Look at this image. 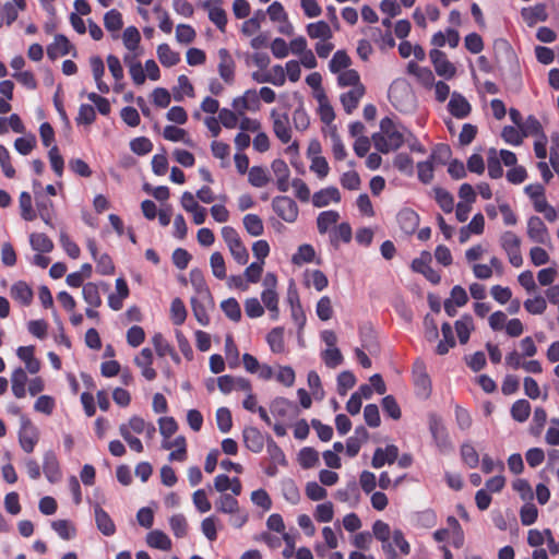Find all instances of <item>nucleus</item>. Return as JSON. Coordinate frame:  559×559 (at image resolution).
<instances>
[{
	"label": "nucleus",
	"mask_w": 559,
	"mask_h": 559,
	"mask_svg": "<svg viewBox=\"0 0 559 559\" xmlns=\"http://www.w3.org/2000/svg\"><path fill=\"white\" fill-rule=\"evenodd\" d=\"M374 147L382 154L399 150L405 142L404 133L395 122L384 117L380 121V131L371 136Z\"/></svg>",
	"instance_id": "obj_1"
},
{
	"label": "nucleus",
	"mask_w": 559,
	"mask_h": 559,
	"mask_svg": "<svg viewBox=\"0 0 559 559\" xmlns=\"http://www.w3.org/2000/svg\"><path fill=\"white\" fill-rule=\"evenodd\" d=\"M428 428L439 452L445 454L454 449L448 428L438 414L431 413L428 415Z\"/></svg>",
	"instance_id": "obj_2"
},
{
	"label": "nucleus",
	"mask_w": 559,
	"mask_h": 559,
	"mask_svg": "<svg viewBox=\"0 0 559 559\" xmlns=\"http://www.w3.org/2000/svg\"><path fill=\"white\" fill-rule=\"evenodd\" d=\"M39 440L38 429L32 420L26 416H21V427L19 430V442L26 453H32Z\"/></svg>",
	"instance_id": "obj_3"
},
{
	"label": "nucleus",
	"mask_w": 559,
	"mask_h": 559,
	"mask_svg": "<svg viewBox=\"0 0 559 559\" xmlns=\"http://www.w3.org/2000/svg\"><path fill=\"white\" fill-rule=\"evenodd\" d=\"M272 209L286 223L296 222L299 209L297 203L287 195H277L272 200Z\"/></svg>",
	"instance_id": "obj_4"
},
{
	"label": "nucleus",
	"mask_w": 559,
	"mask_h": 559,
	"mask_svg": "<svg viewBox=\"0 0 559 559\" xmlns=\"http://www.w3.org/2000/svg\"><path fill=\"white\" fill-rule=\"evenodd\" d=\"M413 380L416 394L421 399H428L432 386L429 374L426 371V365L423 360H416L413 367Z\"/></svg>",
	"instance_id": "obj_5"
},
{
	"label": "nucleus",
	"mask_w": 559,
	"mask_h": 559,
	"mask_svg": "<svg viewBox=\"0 0 559 559\" xmlns=\"http://www.w3.org/2000/svg\"><path fill=\"white\" fill-rule=\"evenodd\" d=\"M373 536L382 543V550L384 551L386 559H397L399 554L392 543L390 542L391 530L388 523L377 520L372 525Z\"/></svg>",
	"instance_id": "obj_6"
},
{
	"label": "nucleus",
	"mask_w": 559,
	"mask_h": 559,
	"mask_svg": "<svg viewBox=\"0 0 559 559\" xmlns=\"http://www.w3.org/2000/svg\"><path fill=\"white\" fill-rule=\"evenodd\" d=\"M218 64L217 71L222 80L231 85L235 82L236 63L230 52L226 48H221L217 51Z\"/></svg>",
	"instance_id": "obj_7"
},
{
	"label": "nucleus",
	"mask_w": 559,
	"mask_h": 559,
	"mask_svg": "<svg viewBox=\"0 0 559 559\" xmlns=\"http://www.w3.org/2000/svg\"><path fill=\"white\" fill-rule=\"evenodd\" d=\"M429 57L439 76H443L444 79L450 80L455 75V67L448 60V57L443 51L436 48L431 49Z\"/></svg>",
	"instance_id": "obj_8"
},
{
	"label": "nucleus",
	"mask_w": 559,
	"mask_h": 559,
	"mask_svg": "<svg viewBox=\"0 0 559 559\" xmlns=\"http://www.w3.org/2000/svg\"><path fill=\"white\" fill-rule=\"evenodd\" d=\"M203 8L207 10L210 21L222 32H226L227 14L222 8V0H206Z\"/></svg>",
	"instance_id": "obj_9"
},
{
	"label": "nucleus",
	"mask_w": 559,
	"mask_h": 559,
	"mask_svg": "<svg viewBox=\"0 0 559 559\" xmlns=\"http://www.w3.org/2000/svg\"><path fill=\"white\" fill-rule=\"evenodd\" d=\"M271 117L275 135L282 143H288L292 140V130L287 114H278L276 110H272Z\"/></svg>",
	"instance_id": "obj_10"
},
{
	"label": "nucleus",
	"mask_w": 559,
	"mask_h": 559,
	"mask_svg": "<svg viewBox=\"0 0 559 559\" xmlns=\"http://www.w3.org/2000/svg\"><path fill=\"white\" fill-rule=\"evenodd\" d=\"M399 459V448L389 444L385 448H377L371 459L373 468H381L385 464H393Z\"/></svg>",
	"instance_id": "obj_11"
},
{
	"label": "nucleus",
	"mask_w": 559,
	"mask_h": 559,
	"mask_svg": "<svg viewBox=\"0 0 559 559\" xmlns=\"http://www.w3.org/2000/svg\"><path fill=\"white\" fill-rule=\"evenodd\" d=\"M527 236L537 243H546L549 238L548 229L540 217L531 216L527 221Z\"/></svg>",
	"instance_id": "obj_12"
},
{
	"label": "nucleus",
	"mask_w": 559,
	"mask_h": 559,
	"mask_svg": "<svg viewBox=\"0 0 559 559\" xmlns=\"http://www.w3.org/2000/svg\"><path fill=\"white\" fill-rule=\"evenodd\" d=\"M134 364L141 369L142 376L152 381L156 378L157 372L152 367L153 365V353L150 348H143L140 354L134 358Z\"/></svg>",
	"instance_id": "obj_13"
},
{
	"label": "nucleus",
	"mask_w": 559,
	"mask_h": 559,
	"mask_svg": "<svg viewBox=\"0 0 559 559\" xmlns=\"http://www.w3.org/2000/svg\"><path fill=\"white\" fill-rule=\"evenodd\" d=\"M448 109L453 117L464 119L471 114L472 107L462 94L453 92L448 104Z\"/></svg>",
	"instance_id": "obj_14"
},
{
	"label": "nucleus",
	"mask_w": 559,
	"mask_h": 559,
	"mask_svg": "<svg viewBox=\"0 0 559 559\" xmlns=\"http://www.w3.org/2000/svg\"><path fill=\"white\" fill-rule=\"evenodd\" d=\"M259 106L260 102L255 90H247L242 96L233 102V107L240 115H243L245 110H257Z\"/></svg>",
	"instance_id": "obj_15"
},
{
	"label": "nucleus",
	"mask_w": 559,
	"mask_h": 559,
	"mask_svg": "<svg viewBox=\"0 0 559 559\" xmlns=\"http://www.w3.org/2000/svg\"><path fill=\"white\" fill-rule=\"evenodd\" d=\"M190 282L193 286L194 290L198 294V297L202 300H207L209 304L213 305V298L210 292V288L206 284L204 274L199 269H193L190 272Z\"/></svg>",
	"instance_id": "obj_16"
},
{
	"label": "nucleus",
	"mask_w": 559,
	"mask_h": 559,
	"mask_svg": "<svg viewBox=\"0 0 559 559\" xmlns=\"http://www.w3.org/2000/svg\"><path fill=\"white\" fill-rule=\"evenodd\" d=\"M396 218L401 229L407 235L415 233L420 221L419 215L409 207L402 209Z\"/></svg>",
	"instance_id": "obj_17"
},
{
	"label": "nucleus",
	"mask_w": 559,
	"mask_h": 559,
	"mask_svg": "<svg viewBox=\"0 0 559 559\" xmlns=\"http://www.w3.org/2000/svg\"><path fill=\"white\" fill-rule=\"evenodd\" d=\"M272 171L276 177V187L281 192H286L289 189V168L285 160L277 158L271 164Z\"/></svg>",
	"instance_id": "obj_18"
},
{
	"label": "nucleus",
	"mask_w": 559,
	"mask_h": 559,
	"mask_svg": "<svg viewBox=\"0 0 559 559\" xmlns=\"http://www.w3.org/2000/svg\"><path fill=\"white\" fill-rule=\"evenodd\" d=\"M43 471L46 478L51 484L61 479L59 461L52 451H48L44 454Z\"/></svg>",
	"instance_id": "obj_19"
},
{
	"label": "nucleus",
	"mask_w": 559,
	"mask_h": 559,
	"mask_svg": "<svg viewBox=\"0 0 559 559\" xmlns=\"http://www.w3.org/2000/svg\"><path fill=\"white\" fill-rule=\"evenodd\" d=\"M243 443L253 453H260L264 448V436L255 427H246L242 432Z\"/></svg>",
	"instance_id": "obj_20"
},
{
	"label": "nucleus",
	"mask_w": 559,
	"mask_h": 559,
	"mask_svg": "<svg viewBox=\"0 0 559 559\" xmlns=\"http://www.w3.org/2000/svg\"><path fill=\"white\" fill-rule=\"evenodd\" d=\"M331 202H341V193L336 187L321 189L312 195V204L316 207L328 206Z\"/></svg>",
	"instance_id": "obj_21"
},
{
	"label": "nucleus",
	"mask_w": 559,
	"mask_h": 559,
	"mask_svg": "<svg viewBox=\"0 0 559 559\" xmlns=\"http://www.w3.org/2000/svg\"><path fill=\"white\" fill-rule=\"evenodd\" d=\"M71 47L69 39L64 35L58 34L55 36L53 41L47 47V56L49 59L56 60L59 57L68 55Z\"/></svg>",
	"instance_id": "obj_22"
},
{
	"label": "nucleus",
	"mask_w": 559,
	"mask_h": 559,
	"mask_svg": "<svg viewBox=\"0 0 559 559\" xmlns=\"http://www.w3.org/2000/svg\"><path fill=\"white\" fill-rule=\"evenodd\" d=\"M408 73L416 76L419 84L426 88H431L435 84V75L429 68L420 67L415 62H409L407 66Z\"/></svg>",
	"instance_id": "obj_23"
},
{
	"label": "nucleus",
	"mask_w": 559,
	"mask_h": 559,
	"mask_svg": "<svg viewBox=\"0 0 559 559\" xmlns=\"http://www.w3.org/2000/svg\"><path fill=\"white\" fill-rule=\"evenodd\" d=\"M95 522L97 528L105 536H112L116 533V525L111 520L110 515L100 507H95Z\"/></svg>",
	"instance_id": "obj_24"
},
{
	"label": "nucleus",
	"mask_w": 559,
	"mask_h": 559,
	"mask_svg": "<svg viewBox=\"0 0 559 559\" xmlns=\"http://www.w3.org/2000/svg\"><path fill=\"white\" fill-rule=\"evenodd\" d=\"M26 2L25 0H12V2L4 3L2 8L3 16L0 17V27L5 23L7 25H11L16 21L19 16L17 10H25Z\"/></svg>",
	"instance_id": "obj_25"
},
{
	"label": "nucleus",
	"mask_w": 559,
	"mask_h": 559,
	"mask_svg": "<svg viewBox=\"0 0 559 559\" xmlns=\"http://www.w3.org/2000/svg\"><path fill=\"white\" fill-rule=\"evenodd\" d=\"M28 381L26 371L19 367L11 374L12 393L16 399H23L26 395L25 385Z\"/></svg>",
	"instance_id": "obj_26"
},
{
	"label": "nucleus",
	"mask_w": 559,
	"mask_h": 559,
	"mask_svg": "<svg viewBox=\"0 0 559 559\" xmlns=\"http://www.w3.org/2000/svg\"><path fill=\"white\" fill-rule=\"evenodd\" d=\"M365 92V86H358L341 95V103L347 114H352L358 107Z\"/></svg>",
	"instance_id": "obj_27"
},
{
	"label": "nucleus",
	"mask_w": 559,
	"mask_h": 559,
	"mask_svg": "<svg viewBox=\"0 0 559 559\" xmlns=\"http://www.w3.org/2000/svg\"><path fill=\"white\" fill-rule=\"evenodd\" d=\"M316 99L319 103V116L323 123L330 124L335 119V112L330 104V100L324 91H320L316 94Z\"/></svg>",
	"instance_id": "obj_28"
},
{
	"label": "nucleus",
	"mask_w": 559,
	"mask_h": 559,
	"mask_svg": "<svg viewBox=\"0 0 559 559\" xmlns=\"http://www.w3.org/2000/svg\"><path fill=\"white\" fill-rule=\"evenodd\" d=\"M11 297L22 306H29L33 301V290L25 282H17L11 287Z\"/></svg>",
	"instance_id": "obj_29"
},
{
	"label": "nucleus",
	"mask_w": 559,
	"mask_h": 559,
	"mask_svg": "<svg viewBox=\"0 0 559 559\" xmlns=\"http://www.w3.org/2000/svg\"><path fill=\"white\" fill-rule=\"evenodd\" d=\"M441 332L443 338L438 343L436 347V353L438 355H445L450 350V348L455 346V338L453 334L452 326L449 322H444L441 325Z\"/></svg>",
	"instance_id": "obj_30"
},
{
	"label": "nucleus",
	"mask_w": 559,
	"mask_h": 559,
	"mask_svg": "<svg viewBox=\"0 0 559 559\" xmlns=\"http://www.w3.org/2000/svg\"><path fill=\"white\" fill-rule=\"evenodd\" d=\"M270 409L274 416L286 418L296 411V405L285 397H276L271 403Z\"/></svg>",
	"instance_id": "obj_31"
},
{
	"label": "nucleus",
	"mask_w": 559,
	"mask_h": 559,
	"mask_svg": "<svg viewBox=\"0 0 559 559\" xmlns=\"http://www.w3.org/2000/svg\"><path fill=\"white\" fill-rule=\"evenodd\" d=\"M146 543L150 547L168 551L171 549L170 538L162 531L155 530L147 534Z\"/></svg>",
	"instance_id": "obj_32"
},
{
	"label": "nucleus",
	"mask_w": 559,
	"mask_h": 559,
	"mask_svg": "<svg viewBox=\"0 0 559 559\" xmlns=\"http://www.w3.org/2000/svg\"><path fill=\"white\" fill-rule=\"evenodd\" d=\"M36 207L39 217L46 225L52 227V219L55 216L53 202L47 198H36Z\"/></svg>",
	"instance_id": "obj_33"
},
{
	"label": "nucleus",
	"mask_w": 559,
	"mask_h": 559,
	"mask_svg": "<svg viewBox=\"0 0 559 559\" xmlns=\"http://www.w3.org/2000/svg\"><path fill=\"white\" fill-rule=\"evenodd\" d=\"M360 492L358 485L355 480L349 481L344 488L336 491V499L342 502H350L352 504L358 503Z\"/></svg>",
	"instance_id": "obj_34"
},
{
	"label": "nucleus",
	"mask_w": 559,
	"mask_h": 559,
	"mask_svg": "<svg viewBox=\"0 0 559 559\" xmlns=\"http://www.w3.org/2000/svg\"><path fill=\"white\" fill-rule=\"evenodd\" d=\"M307 34L310 38H320L322 40H329L333 36L331 27L325 21L308 24Z\"/></svg>",
	"instance_id": "obj_35"
},
{
	"label": "nucleus",
	"mask_w": 559,
	"mask_h": 559,
	"mask_svg": "<svg viewBox=\"0 0 559 559\" xmlns=\"http://www.w3.org/2000/svg\"><path fill=\"white\" fill-rule=\"evenodd\" d=\"M29 243L33 250L41 253H49L53 249L52 240L43 233L31 234Z\"/></svg>",
	"instance_id": "obj_36"
},
{
	"label": "nucleus",
	"mask_w": 559,
	"mask_h": 559,
	"mask_svg": "<svg viewBox=\"0 0 559 559\" xmlns=\"http://www.w3.org/2000/svg\"><path fill=\"white\" fill-rule=\"evenodd\" d=\"M266 342L273 353H283L285 349L284 328H273L266 335Z\"/></svg>",
	"instance_id": "obj_37"
},
{
	"label": "nucleus",
	"mask_w": 559,
	"mask_h": 559,
	"mask_svg": "<svg viewBox=\"0 0 559 559\" xmlns=\"http://www.w3.org/2000/svg\"><path fill=\"white\" fill-rule=\"evenodd\" d=\"M157 57L164 67H174L180 61V55L174 51L168 44H160L157 47Z\"/></svg>",
	"instance_id": "obj_38"
},
{
	"label": "nucleus",
	"mask_w": 559,
	"mask_h": 559,
	"mask_svg": "<svg viewBox=\"0 0 559 559\" xmlns=\"http://www.w3.org/2000/svg\"><path fill=\"white\" fill-rule=\"evenodd\" d=\"M473 329V318L469 314L462 316V318L455 322V331L461 344L468 342Z\"/></svg>",
	"instance_id": "obj_39"
},
{
	"label": "nucleus",
	"mask_w": 559,
	"mask_h": 559,
	"mask_svg": "<svg viewBox=\"0 0 559 559\" xmlns=\"http://www.w3.org/2000/svg\"><path fill=\"white\" fill-rule=\"evenodd\" d=\"M246 231L253 237H259L264 233L263 222L257 214H246L242 218Z\"/></svg>",
	"instance_id": "obj_40"
},
{
	"label": "nucleus",
	"mask_w": 559,
	"mask_h": 559,
	"mask_svg": "<svg viewBox=\"0 0 559 559\" xmlns=\"http://www.w3.org/2000/svg\"><path fill=\"white\" fill-rule=\"evenodd\" d=\"M51 527L64 540H70L76 536V528L69 520L53 521Z\"/></svg>",
	"instance_id": "obj_41"
},
{
	"label": "nucleus",
	"mask_w": 559,
	"mask_h": 559,
	"mask_svg": "<svg viewBox=\"0 0 559 559\" xmlns=\"http://www.w3.org/2000/svg\"><path fill=\"white\" fill-rule=\"evenodd\" d=\"M82 295H83L84 301L88 306H91L93 308L100 307L102 297L99 294L98 286L95 283L90 282V283H86L85 285H83Z\"/></svg>",
	"instance_id": "obj_42"
},
{
	"label": "nucleus",
	"mask_w": 559,
	"mask_h": 559,
	"mask_svg": "<svg viewBox=\"0 0 559 559\" xmlns=\"http://www.w3.org/2000/svg\"><path fill=\"white\" fill-rule=\"evenodd\" d=\"M511 416L515 421L524 423L531 414V404L527 400L521 399L513 403L511 407Z\"/></svg>",
	"instance_id": "obj_43"
},
{
	"label": "nucleus",
	"mask_w": 559,
	"mask_h": 559,
	"mask_svg": "<svg viewBox=\"0 0 559 559\" xmlns=\"http://www.w3.org/2000/svg\"><path fill=\"white\" fill-rule=\"evenodd\" d=\"M104 26L108 32L118 33L123 26L122 14L117 9H111L104 15Z\"/></svg>",
	"instance_id": "obj_44"
},
{
	"label": "nucleus",
	"mask_w": 559,
	"mask_h": 559,
	"mask_svg": "<svg viewBox=\"0 0 559 559\" xmlns=\"http://www.w3.org/2000/svg\"><path fill=\"white\" fill-rule=\"evenodd\" d=\"M340 219V214L336 211L330 210L321 212L317 218V227L320 234H325L329 228L336 224Z\"/></svg>",
	"instance_id": "obj_45"
},
{
	"label": "nucleus",
	"mask_w": 559,
	"mask_h": 559,
	"mask_svg": "<svg viewBox=\"0 0 559 559\" xmlns=\"http://www.w3.org/2000/svg\"><path fill=\"white\" fill-rule=\"evenodd\" d=\"M488 175L491 179H499L503 176L501 160L496 148H490L487 156Z\"/></svg>",
	"instance_id": "obj_46"
},
{
	"label": "nucleus",
	"mask_w": 559,
	"mask_h": 559,
	"mask_svg": "<svg viewBox=\"0 0 559 559\" xmlns=\"http://www.w3.org/2000/svg\"><path fill=\"white\" fill-rule=\"evenodd\" d=\"M350 58L345 50H337L329 62V69L332 73H340L350 66Z\"/></svg>",
	"instance_id": "obj_47"
},
{
	"label": "nucleus",
	"mask_w": 559,
	"mask_h": 559,
	"mask_svg": "<svg viewBox=\"0 0 559 559\" xmlns=\"http://www.w3.org/2000/svg\"><path fill=\"white\" fill-rule=\"evenodd\" d=\"M19 205L21 210V216L24 221L32 222L36 218V213L33 210L32 197L28 192H21L19 198Z\"/></svg>",
	"instance_id": "obj_48"
},
{
	"label": "nucleus",
	"mask_w": 559,
	"mask_h": 559,
	"mask_svg": "<svg viewBox=\"0 0 559 559\" xmlns=\"http://www.w3.org/2000/svg\"><path fill=\"white\" fill-rule=\"evenodd\" d=\"M337 83L342 87L352 86L353 88H356L358 86H364L360 82L359 73L354 69L341 71L337 76Z\"/></svg>",
	"instance_id": "obj_49"
},
{
	"label": "nucleus",
	"mask_w": 559,
	"mask_h": 559,
	"mask_svg": "<svg viewBox=\"0 0 559 559\" xmlns=\"http://www.w3.org/2000/svg\"><path fill=\"white\" fill-rule=\"evenodd\" d=\"M170 317L175 325H181L187 319V309L180 298H175L170 305Z\"/></svg>",
	"instance_id": "obj_50"
},
{
	"label": "nucleus",
	"mask_w": 559,
	"mask_h": 559,
	"mask_svg": "<svg viewBox=\"0 0 559 559\" xmlns=\"http://www.w3.org/2000/svg\"><path fill=\"white\" fill-rule=\"evenodd\" d=\"M204 301L205 300H202L199 297H192L191 298V307H192L193 316L195 317L197 321L201 325L206 326L210 323V317L207 314V310L204 305Z\"/></svg>",
	"instance_id": "obj_51"
},
{
	"label": "nucleus",
	"mask_w": 559,
	"mask_h": 559,
	"mask_svg": "<svg viewBox=\"0 0 559 559\" xmlns=\"http://www.w3.org/2000/svg\"><path fill=\"white\" fill-rule=\"evenodd\" d=\"M183 95L193 96L194 88L189 79L182 74L178 78V86L174 88V98L177 102H181L183 99Z\"/></svg>",
	"instance_id": "obj_52"
},
{
	"label": "nucleus",
	"mask_w": 559,
	"mask_h": 559,
	"mask_svg": "<svg viewBox=\"0 0 559 559\" xmlns=\"http://www.w3.org/2000/svg\"><path fill=\"white\" fill-rule=\"evenodd\" d=\"M221 308L225 316L234 322H238L241 319V309L239 302L235 298H228L223 300Z\"/></svg>",
	"instance_id": "obj_53"
},
{
	"label": "nucleus",
	"mask_w": 559,
	"mask_h": 559,
	"mask_svg": "<svg viewBox=\"0 0 559 559\" xmlns=\"http://www.w3.org/2000/svg\"><path fill=\"white\" fill-rule=\"evenodd\" d=\"M210 265L212 269L213 275L218 280L226 278V265L224 257L221 252H213L210 257Z\"/></svg>",
	"instance_id": "obj_54"
},
{
	"label": "nucleus",
	"mask_w": 559,
	"mask_h": 559,
	"mask_svg": "<svg viewBox=\"0 0 559 559\" xmlns=\"http://www.w3.org/2000/svg\"><path fill=\"white\" fill-rule=\"evenodd\" d=\"M122 40H123L124 47L128 50L134 51L135 49H138L140 40H141V35H140L139 29L135 26L127 27L122 34Z\"/></svg>",
	"instance_id": "obj_55"
},
{
	"label": "nucleus",
	"mask_w": 559,
	"mask_h": 559,
	"mask_svg": "<svg viewBox=\"0 0 559 559\" xmlns=\"http://www.w3.org/2000/svg\"><path fill=\"white\" fill-rule=\"evenodd\" d=\"M461 457L469 468H475L479 464V455L471 443L461 445Z\"/></svg>",
	"instance_id": "obj_56"
},
{
	"label": "nucleus",
	"mask_w": 559,
	"mask_h": 559,
	"mask_svg": "<svg viewBox=\"0 0 559 559\" xmlns=\"http://www.w3.org/2000/svg\"><path fill=\"white\" fill-rule=\"evenodd\" d=\"M217 511L222 513L235 514L239 511V503L237 499L228 493L221 496L217 502Z\"/></svg>",
	"instance_id": "obj_57"
},
{
	"label": "nucleus",
	"mask_w": 559,
	"mask_h": 559,
	"mask_svg": "<svg viewBox=\"0 0 559 559\" xmlns=\"http://www.w3.org/2000/svg\"><path fill=\"white\" fill-rule=\"evenodd\" d=\"M169 525L171 532L177 538H182L187 535L188 532V523L183 514H174L169 519Z\"/></svg>",
	"instance_id": "obj_58"
},
{
	"label": "nucleus",
	"mask_w": 559,
	"mask_h": 559,
	"mask_svg": "<svg viewBox=\"0 0 559 559\" xmlns=\"http://www.w3.org/2000/svg\"><path fill=\"white\" fill-rule=\"evenodd\" d=\"M436 201L445 213H451L454 207V199L450 192L442 188H435Z\"/></svg>",
	"instance_id": "obj_59"
},
{
	"label": "nucleus",
	"mask_w": 559,
	"mask_h": 559,
	"mask_svg": "<svg viewBox=\"0 0 559 559\" xmlns=\"http://www.w3.org/2000/svg\"><path fill=\"white\" fill-rule=\"evenodd\" d=\"M356 384V377L352 371H342L337 377V392L346 395L347 391Z\"/></svg>",
	"instance_id": "obj_60"
},
{
	"label": "nucleus",
	"mask_w": 559,
	"mask_h": 559,
	"mask_svg": "<svg viewBox=\"0 0 559 559\" xmlns=\"http://www.w3.org/2000/svg\"><path fill=\"white\" fill-rule=\"evenodd\" d=\"M316 255L314 249L311 245H301L298 248V251L293 255V263L300 265L304 263H309L313 260Z\"/></svg>",
	"instance_id": "obj_61"
},
{
	"label": "nucleus",
	"mask_w": 559,
	"mask_h": 559,
	"mask_svg": "<svg viewBox=\"0 0 559 559\" xmlns=\"http://www.w3.org/2000/svg\"><path fill=\"white\" fill-rule=\"evenodd\" d=\"M319 462L318 452L313 448H304L299 452V464L304 468H311Z\"/></svg>",
	"instance_id": "obj_62"
},
{
	"label": "nucleus",
	"mask_w": 559,
	"mask_h": 559,
	"mask_svg": "<svg viewBox=\"0 0 559 559\" xmlns=\"http://www.w3.org/2000/svg\"><path fill=\"white\" fill-rule=\"evenodd\" d=\"M131 151L136 155H146L153 150V143L148 138L139 136L130 142Z\"/></svg>",
	"instance_id": "obj_63"
},
{
	"label": "nucleus",
	"mask_w": 559,
	"mask_h": 559,
	"mask_svg": "<svg viewBox=\"0 0 559 559\" xmlns=\"http://www.w3.org/2000/svg\"><path fill=\"white\" fill-rule=\"evenodd\" d=\"M248 180L253 187L262 188L269 182V177L262 167L253 166L249 170Z\"/></svg>",
	"instance_id": "obj_64"
}]
</instances>
